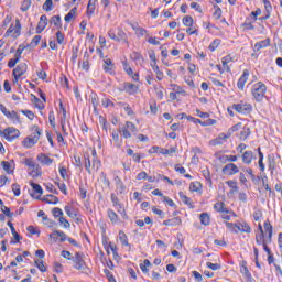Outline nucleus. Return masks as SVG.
<instances>
[{
  "instance_id": "72a5a7b5",
  "label": "nucleus",
  "mask_w": 282,
  "mask_h": 282,
  "mask_svg": "<svg viewBox=\"0 0 282 282\" xmlns=\"http://www.w3.org/2000/svg\"><path fill=\"white\" fill-rule=\"evenodd\" d=\"M199 219L203 226H210V216L208 215V213H202Z\"/></svg>"
},
{
  "instance_id": "dca6fc26",
  "label": "nucleus",
  "mask_w": 282,
  "mask_h": 282,
  "mask_svg": "<svg viewBox=\"0 0 282 282\" xmlns=\"http://www.w3.org/2000/svg\"><path fill=\"white\" fill-rule=\"evenodd\" d=\"M6 118L11 120L13 124H21V117H19V113L14 110L10 111L8 110L7 113L4 115Z\"/></svg>"
},
{
  "instance_id": "7ed1b4c3",
  "label": "nucleus",
  "mask_w": 282,
  "mask_h": 282,
  "mask_svg": "<svg viewBox=\"0 0 282 282\" xmlns=\"http://www.w3.org/2000/svg\"><path fill=\"white\" fill-rule=\"evenodd\" d=\"M73 268L75 270H87V262H85V253L75 252L74 257H72Z\"/></svg>"
},
{
  "instance_id": "f8f14e48",
  "label": "nucleus",
  "mask_w": 282,
  "mask_h": 282,
  "mask_svg": "<svg viewBox=\"0 0 282 282\" xmlns=\"http://www.w3.org/2000/svg\"><path fill=\"white\" fill-rule=\"evenodd\" d=\"M123 90L126 94H129V96H133V94H138L140 87L135 84L127 82L123 84Z\"/></svg>"
},
{
  "instance_id": "aec40b11",
  "label": "nucleus",
  "mask_w": 282,
  "mask_h": 282,
  "mask_svg": "<svg viewBox=\"0 0 282 282\" xmlns=\"http://www.w3.org/2000/svg\"><path fill=\"white\" fill-rule=\"evenodd\" d=\"M236 230H238V232H252V228H250L248 223H236Z\"/></svg>"
},
{
  "instance_id": "6e6552de",
  "label": "nucleus",
  "mask_w": 282,
  "mask_h": 282,
  "mask_svg": "<svg viewBox=\"0 0 282 282\" xmlns=\"http://www.w3.org/2000/svg\"><path fill=\"white\" fill-rule=\"evenodd\" d=\"M4 36H12V39H19L21 36V21L19 19L15 20V24L9 26Z\"/></svg>"
},
{
  "instance_id": "b1692460",
  "label": "nucleus",
  "mask_w": 282,
  "mask_h": 282,
  "mask_svg": "<svg viewBox=\"0 0 282 282\" xmlns=\"http://www.w3.org/2000/svg\"><path fill=\"white\" fill-rule=\"evenodd\" d=\"M120 131H112V140H113V145L117 147V149H120L122 147V140H120Z\"/></svg>"
},
{
  "instance_id": "69168bd1",
  "label": "nucleus",
  "mask_w": 282,
  "mask_h": 282,
  "mask_svg": "<svg viewBox=\"0 0 282 282\" xmlns=\"http://www.w3.org/2000/svg\"><path fill=\"white\" fill-rule=\"evenodd\" d=\"M101 105H102V107H113V101H111V99H109V98H104L101 100Z\"/></svg>"
},
{
  "instance_id": "6ab92c4d",
  "label": "nucleus",
  "mask_w": 282,
  "mask_h": 282,
  "mask_svg": "<svg viewBox=\"0 0 282 282\" xmlns=\"http://www.w3.org/2000/svg\"><path fill=\"white\" fill-rule=\"evenodd\" d=\"M84 160H85L84 166H85L87 173L89 175H91L95 172L94 171V161H91V159H89V154H85Z\"/></svg>"
},
{
  "instance_id": "412c9836",
  "label": "nucleus",
  "mask_w": 282,
  "mask_h": 282,
  "mask_svg": "<svg viewBox=\"0 0 282 282\" xmlns=\"http://www.w3.org/2000/svg\"><path fill=\"white\" fill-rule=\"evenodd\" d=\"M252 160H256L254 152H252V151H245L242 153V162H243V164H252Z\"/></svg>"
},
{
  "instance_id": "de8ad7c7",
  "label": "nucleus",
  "mask_w": 282,
  "mask_h": 282,
  "mask_svg": "<svg viewBox=\"0 0 282 282\" xmlns=\"http://www.w3.org/2000/svg\"><path fill=\"white\" fill-rule=\"evenodd\" d=\"M154 90L159 100H162V98H164V87L162 86L154 87Z\"/></svg>"
},
{
  "instance_id": "58836bf2",
  "label": "nucleus",
  "mask_w": 282,
  "mask_h": 282,
  "mask_svg": "<svg viewBox=\"0 0 282 282\" xmlns=\"http://www.w3.org/2000/svg\"><path fill=\"white\" fill-rule=\"evenodd\" d=\"M189 191H192V193H199V191H202V183L199 182L191 183Z\"/></svg>"
},
{
  "instance_id": "e433bc0d",
  "label": "nucleus",
  "mask_w": 282,
  "mask_h": 282,
  "mask_svg": "<svg viewBox=\"0 0 282 282\" xmlns=\"http://www.w3.org/2000/svg\"><path fill=\"white\" fill-rule=\"evenodd\" d=\"M96 0H89L87 6V14L91 17L96 12Z\"/></svg>"
},
{
  "instance_id": "3c124183",
  "label": "nucleus",
  "mask_w": 282,
  "mask_h": 282,
  "mask_svg": "<svg viewBox=\"0 0 282 282\" xmlns=\"http://www.w3.org/2000/svg\"><path fill=\"white\" fill-rule=\"evenodd\" d=\"M35 264L40 272H47V268L43 263V260H35Z\"/></svg>"
},
{
  "instance_id": "9d476101",
  "label": "nucleus",
  "mask_w": 282,
  "mask_h": 282,
  "mask_svg": "<svg viewBox=\"0 0 282 282\" xmlns=\"http://www.w3.org/2000/svg\"><path fill=\"white\" fill-rule=\"evenodd\" d=\"M3 135L6 140H8L9 142H12V140H17V138L21 135V132L15 128H7L3 131Z\"/></svg>"
},
{
  "instance_id": "5fc2aeb1",
  "label": "nucleus",
  "mask_w": 282,
  "mask_h": 282,
  "mask_svg": "<svg viewBox=\"0 0 282 282\" xmlns=\"http://www.w3.org/2000/svg\"><path fill=\"white\" fill-rule=\"evenodd\" d=\"M52 213H53V216H54L55 218H59V219H61V217H63V209H61V208H58V207H54V208L52 209Z\"/></svg>"
},
{
  "instance_id": "13d9d810",
  "label": "nucleus",
  "mask_w": 282,
  "mask_h": 282,
  "mask_svg": "<svg viewBox=\"0 0 282 282\" xmlns=\"http://www.w3.org/2000/svg\"><path fill=\"white\" fill-rule=\"evenodd\" d=\"M58 221L61 224V226H63L64 228H70L72 224H69V220L65 219V217H59Z\"/></svg>"
},
{
  "instance_id": "338daca9",
  "label": "nucleus",
  "mask_w": 282,
  "mask_h": 282,
  "mask_svg": "<svg viewBox=\"0 0 282 282\" xmlns=\"http://www.w3.org/2000/svg\"><path fill=\"white\" fill-rule=\"evenodd\" d=\"M175 153H177L176 147H172V148L165 150V155L173 156V155H175Z\"/></svg>"
},
{
  "instance_id": "49530a36",
  "label": "nucleus",
  "mask_w": 282,
  "mask_h": 282,
  "mask_svg": "<svg viewBox=\"0 0 282 282\" xmlns=\"http://www.w3.org/2000/svg\"><path fill=\"white\" fill-rule=\"evenodd\" d=\"M219 45H221V40H219V39L214 40L209 45L210 52H215V50H217V47H219Z\"/></svg>"
},
{
  "instance_id": "2f4dec72",
  "label": "nucleus",
  "mask_w": 282,
  "mask_h": 282,
  "mask_svg": "<svg viewBox=\"0 0 282 282\" xmlns=\"http://www.w3.org/2000/svg\"><path fill=\"white\" fill-rule=\"evenodd\" d=\"M42 202H45L46 204H58V197L50 194L42 198Z\"/></svg>"
},
{
  "instance_id": "c9c22d12",
  "label": "nucleus",
  "mask_w": 282,
  "mask_h": 282,
  "mask_svg": "<svg viewBox=\"0 0 282 282\" xmlns=\"http://www.w3.org/2000/svg\"><path fill=\"white\" fill-rule=\"evenodd\" d=\"M170 87L172 88V91H174V94H181L183 96H186V90H184L182 86H178L176 84H171Z\"/></svg>"
},
{
  "instance_id": "a878e982",
  "label": "nucleus",
  "mask_w": 282,
  "mask_h": 282,
  "mask_svg": "<svg viewBox=\"0 0 282 282\" xmlns=\"http://www.w3.org/2000/svg\"><path fill=\"white\" fill-rule=\"evenodd\" d=\"M214 209L217 212V213H230V210L228 208H226V204L224 202H217L215 205H214Z\"/></svg>"
},
{
  "instance_id": "6e6d98bb",
  "label": "nucleus",
  "mask_w": 282,
  "mask_h": 282,
  "mask_svg": "<svg viewBox=\"0 0 282 282\" xmlns=\"http://www.w3.org/2000/svg\"><path fill=\"white\" fill-rule=\"evenodd\" d=\"M225 226L230 230V232H239V230H237V224L226 221Z\"/></svg>"
},
{
  "instance_id": "a211bd4d",
  "label": "nucleus",
  "mask_w": 282,
  "mask_h": 282,
  "mask_svg": "<svg viewBox=\"0 0 282 282\" xmlns=\"http://www.w3.org/2000/svg\"><path fill=\"white\" fill-rule=\"evenodd\" d=\"M93 155V171L98 172L100 171V167L102 166V163L100 160H98V154L96 153V150H91Z\"/></svg>"
},
{
  "instance_id": "7c9ffc66",
  "label": "nucleus",
  "mask_w": 282,
  "mask_h": 282,
  "mask_svg": "<svg viewBox=\"0 0 282 282\" xmlns=\"http://www.w3.org/2000/svg\"><path fill=\"white\" fill-rule=\"evenodd\" d=\"M223 67L226 72H230V66H228V63H232V56L227 55L221 58Z\"/></svg>"
},
{
  "instance_id": "8fccbe9b",
  "label": "nucleus",
  "mask_w": 282,
  "mask_h": 282,
  "mask_svg": "<svg viewBox=\"0 0 282 282\" xmlns=\"http://www.w3.org/2000/svg\"><path fill=\"white\" fill-rule=\"evenodd\" d=\"M122 65H123L124 72L128 74V76H133V69L131 68L129 63H127V61H124V62H122Z\"/></svg>"
},
{
  "instance_id": "4be33fe9",
  "label": "nucleus",
  "mask_w": 282,
  "mask_h": 282,
  "mask_svg": "<svg viewBox=\"0 0 282 282\" xmlns=\"http://www.w3.org/2000/svg\"><path fill=\"white\" fill-rule=\"evenodd\" d=\"M265 47H270V39L260 41L258 43L254 44L253 51L256 52H261V50L265 48Z\"/></svg>"
},
{
  "instance_id": "f3484780",
  "label": "nucleus",
  "mask_w": 282,
  "mask_h": 282,
  "mask_svg": "<svg viewBox=\"0 0 282 282\" xmlns=\"http://www.w3.org/2000/svg\"><path fill=\"white\" fill-rule=\"evenodd\" d=\"M45 28H47V15L43 14L40 17V21L36 26V34H41Z\"/></svg>"
},
{
  "instance_id": "393cba45",
  "label": "nucleus",
  "mask_w": 282,
  "mask_h": 282,
  "mask_svg": "<svg viewBox=\"0 0 282 282\" xmlns=\"http://www.w3.org/2000/svg\"><path fill=\"white\" fill-rule=\"evenodd\" d=\"M163 226H182V219L180 217H174L163 221Z\"/></svg>"
},
{
  "instance_id": "09e8293b",
  "label": "nucleus",
  "mask_w": 282,
  "mask_h": 282,
  "mask_svg": "<svg viewBox=\"0 0 282 282\" xmlns=\"http://www.w3.org/2000/svg\"><path fill=\"white\" fill-rule=\"evenodd\" d=\"M54 2L52 0H46L43 4V10H45L46 12H52Z\"/></svg>"
},
{
  "instance_id": "ddd939ff",
  "label": "nucleus",
  "mask_w": 282,
  "mask_h": 282,
  "mask_svg": "<svg viewBox=\"0 0 282 282\" xmlns=\"http://www.w3.org/2000/svg\"><path fill=\"white\" fill-rule=\"evenodd\" d=\"M104 72H106V74H110L111 76H113V74H116V66L113 65V62H111V58H105L104 59Z\"/></svg>"
},
{
  "instance_id": "20e7f679",
  "label": "nucleus",
  "mask_w": 282,
  "mask_h": 282,
  "mask_svg": "<svg viewBox=\"0 0 282 282\" xmlns=\"http://www.w3.org/2000/svg\"><path fill=\"white\" fill-rule=\"evenodd\" d=\"M108 36L109 39H111L112 41H116L117 43H120V41H124V43L129 45V41H127V33H124V31L120 28H117V31L113 29H110L108 31Z\"/></svg>"
},
{
  "instance_id": "4c0bfd02",
  "label": "nucleus",
  "mask_w": 282,
  "mask_h": 282,
  "mask_svg": "<svg viewBox=\"0 0 282 282\" xmlns=\"http://www.w3.org/2000/svg\"><path fill=\"white\" fill-rule=\"evenodd\" d=\"M8 226H9V228H10L11 234L13 235L15 241H18V242L21 241V236L19 235V232H17V229L14 228V225L9 221V223H8Z\"/></svg>"
},
{
  "instance_id": "a19ab883",
  "label": "nucleus",
  "mask_w": 282,
  "mask_h": 282,
  "mask_svg": "<svg viewBox=\"0 0 282 282\" xmlns=\"http://www.w3.org/2000/svg\"><path fill=\"white\" fill-rule=\"evenodd\" d=\"M119 240L121 246H130L129 240L127 239V234H124V231H119Z\"/></svg>"
},
{
  "instance_id": "c03bdc74",
  "label": "nucleus",
  "mask_w": 282,
  "mask_h": 282,
  "mask_svg": "<svg viewBox=\"0 0 282 282\" xmlns=\"http://www.w3.org/2000/svg\"><path fill=\"white\" fill-rule=\"evenodd\" d=\"M55 36L58 45H63L65 43V35L63 34V32H61V30L56 32Z\"/></svg>"
},
{
  "instance_id": "5701e85b",
  "label": "nucleus",
  "mask_w": 282,
  "mask_h": 282,
  "mask_svg": "<svg viewBox=\"0 0 282 282\" xmlns=\"http://www.w3.org/2000/svg\"><path fill=\"white\" fill-rule=\"evenodd\" d=\"M37 160H39V162H41V164H45L46 166L52 165V163L54 162V160L52 158H50L43 153L37 155Z\"/></svg>"
},
{
  "instance_id": "603ef678",
  "label": "nucleus",
  "mask_w": 282,
  "mask_h": 282,
  "mask_svg": "<svg viewBox=\"0 0 282 282\" xmlns=\"http://www.w3.org/2000/svg\"><path fill=\"white\" fill-rule=\"evenodd\" d=\"M231 217H237V214H235L232 210H230V213H221V218L226 221H230Z\"/></svg>"
},
{
  "instance_id": "423d86ee",
  "label": "nucleus",
  "mask_w": 282,
  "mask_h": 282,
  "mask_svg": "<svg viewBox=\"0 0 282 282\" xmlns=\"http://www.w3.org/2000/svg\"><path fill=\"white\" fill-rule=\"evenodd\" d=\"M24 164L25 166H29V175H31V177H41V166H39V164H35L34 160L25 159Z\"/></svg>"
},
{
  "instance_id": "1a4fd4ad",
  "label": "nucleus",
  "mask_w": 282,
  "mask_h": 282,
  "mask_svg": "<svg viewBox=\"0 0 282 282\" xmlns=\"http://www.w3.org/2000/svg\"><path fill=\"white\" fill-rule=\"evenodd\" d=\"M231 109L237 111V113H243V115L252 113V105H250V104H243V102L234 104L231 106Z\"/></svg>"
},
{
  "instance_id": "cd10ccee",
  "label": "nucleus",
  "mask_w": 282,
  "mask_h": 282,
  "mask_svg": "<svg viewBox=\"0 0 282 282\" xmlns=\"http://www.w3.org/2000/svg\"><path fill=\"white\" fill-rule=\"evenodd\" d=\"M178 195L183 204H186V206H189V208H195L194 203L191 200L188 196H186L183 192H180Z\"/></svg>"
},
{
  "instance_id": "052dcab7",
  "label": "nucleus",
  "mask_w": 282,
  "mask_h": 282,
  "mask_svg": "<svg viewBox=\"0 0 282 282\" xmlns=\"http://www.w3.org/2000/svg\"><path fill=\"white\" fill-rule=\"evenodd\" d=\"M151 265V261H149V259H145L144 261H143V264H140V269L142 270V272H149V269H147V268H149Z\"/></svg>"
},
{
  "instance_id": "f704fd0d",
  "label": "nucleus",
  "mask_w": 282,
  "mask_h": 282,
  "mask_svg": "<svg viewBox=\"0 0 282 282\" xmlns=\"http://www.w3.org/2000/svg\"><path fill=\"white\" fill-rule=\"evenodd\" d=\"M82 68L84 69V72H89V53L87 51L84 54Z\"/></svg>"
},
{
  "instance_id": "79ce46f5",
  "label": "nucleus",
  "mask_w": 282,
  "mask_h": 282,
  "mask_svg": "<svg viewBox=\"0 0 282 282\" xmlns=\"http://www.w3.org/2000/svg\"><path fill=\"white\" fill-rule=\"evenodd\" d=\"M32 6V0H23L21 4V11L22 12H28Z\"/></svg>"
},
{
  "instance_id": "774afa93",
  "label": "nucleus",
  "mask_w": 282,
  "mask_h": 282,
  "mask_svg": "<svg viewBox=\"0 0 282 282\" xmlns=\"http://www.w3.org/2000/svg\"><path fill=\"white\" fill-rule=\"evenodd\" d=\"M130 58L132 61H141L142 59V54H140L139 52H133V53H131Z\"/></svg>"
},
{
  "instance_id": "37998d69",
  "label": "nucleus",
  "mask_w": 282,
  "mask_h": 282,
  "mask_svg": "<svg viewBox=\"0 0 282 282\" xmlns=\"http://www.w3.org/2000/svg\"><path fill=\"white\" fill-rule=\"evenodd\" d=\"M193 23H194L193 17H191V15H185V17L183 18V24H184L186 28H192V26H193Z\"/></svg>"
},
{
  "instance_id": "e2e57ef3",
  "label": "nucleus",
  "mask_w": 282,
  "mask_h": 282,
  "mask_svg": "<svg viewBox=\"0 0 282 282\" xmlns=\"http://www.w3.org/2000/svg\"><path fill=\"white\" fill-rule=\"evenodd\" d=\"M12 192L14 193L15 197H19V195H21V185L19 184H13L11 186Z\"/></svg>"
},
{
  "instance_id": "4468645a",
  "label": "nucleus",
  "mask_w": 282,
  "mask_h": 282,
  "mask_svg": "<svg viewBox=\"0 0 282 282\" xmlns=\"http://www.w3.org/2000/svg\"><path fill=\"white\" fill-rule=\"evenodd\" d=\"M26 72H28V64L21 63L13 69V76H15V78H21V76H23Z\"/></svg>"
},
{
  "instance_id": "9b49d317",
  "label": "nucleus",
  "mask_w": 282,
  "mask_h": 282,
  "mask_svg": "<svg viewBox=\"0 0 282 282\" xmlns=\"http://www.w3.org/2000/svg\"><path fill=\"white\" fill-rule=\"evenodd\" d=\"M249 77H250V70L245 69L237 83V87L238 89H240V91H243V88L246 87V83H248Z\"/></svg>"
},
{
  "instance_id": "bb28decb",
  "label": "nucleus",
  "mask_w": 282,
  "mask_h": 282,
  "mask_svg": "<svg viewBox=\"0 0 282 282\" xmlns=\"http://www.w3.org/2000/svg\"><path fill=\"white\" fill-rule=\"evenodd\" d=\"M108 219H110L111 224H118L120 221V218L118 217V214L113 209L107 210Z\"/></svg>"
},
{
  "instance_id": "c85d7f7f",
  "label": "nucleus",
  "mask_w": 282,
  "mask_h": 282,
  "mask_svg": "<svg viewBox=\"0 0 282 282\" xmlns=\"http://www.w3.org/2000/svg\"><path fill=\"white\" fill-rule=\"evenodd\" d=\"M78 12V8L74 7L64 18V21H66V23H69V21H72V19H76V13Z\"/></svg>"
},
{
  "instance_id": "0eeeda50",
  "label": "nucleus",
  "mask_w": 282,
  "mask_h": 282,
  "mask_svg": "<svg viewBox=\"0 0 282 282\" xmlns=\"http://www.w3.org/2000/svg\"><path fill=\"white\" fill-rule=\"evenodd\" d=\"M272 225L270 224V220L264 221V232L267 235V239L263 241V250H265V252L268 254H270V249L268 248V243H272Z\"/></svg>"
},
{
  "instance_id": "864d4df0",
  "label": "nucleus",
  "mask_w": 282,
  "mask_h": 282,
  "mask_svg": "<svg viewBox=\"0 0 282 282\" xmlns=\"http://www.w3.org/2000/svg\"><path fill=\"white\" fill-rule=\"evenodd\" d=\"M241 127H243V124L241 122H238L237 124L232 126L228 132H229V135H232V133L239 131V129H241Z\"/></svg>"
},
{
  "instance_id": "473e14b6",
  "label": "nucleus",
  "mask_w": 282,
  "mask_h": 282,
  "mask_svg": "<svg viewBox=\"0 0 282 282\" xmlns=\"http://www.w3.org/2000/svg\"><path fill=\"white\" fill-rule=\"evenodd\" d=\"M31 186H32L34 193L37 194V196H35V199H41V195H43V187H41V185H39L36 183H31Z\"/></svg>"
},
{
  "instance_id": "a18cd8bd",
  "label": "nucleus",
  "mask_w": 282,
  "mask_h": 282,
  "mask_svg": "<svg viewBox=\"0 0 282 282\" xmlns=\"http://www.w3.org/2000/svg\"><path fill=\"white\" fill-rule=\"evenodd\" d=\"M250 133H251L250 129L248 127H245L240 132V140H247Z\"/></svg>"
},
{
  "instance_id": "ea45409f",
  "label": "nucleus",
  "mask_w": 282,
  "mask_h": 282,
  "mask_svg": "<svg viewBox=\"0 0 282 282\" xmlns=\"http://www.w3.org/2000/svg\"><path fill=\"white\" fill-rule=\"evenodd\" d=\"M64 210H65L66 215L68 217H70V219H76V217H78V215L72 210V207L69 205H66L64 207Z\"/></svg>"
},
{
  "instance_id": "f257e3e1",
  "label": "nucleus",
  "mask_w": 282,
  "mask_h": 282,
  "mask_svg": "<svg viewBox=\"0 0 282 282\" xmlns=\"http://www.w3.org/2000/svg\"><path fill=\"white\" fill-rule=\"evenodd\" d=\"M265 91H268V87L263 82L256 83L251 88V95L256 102H263V98H265Z\"/></svg>"
},
{
  "instance_id": "2eb2a0df",
  "label": "nucleus",
  "mask_w": 282,
  "mask_h": 282,
  "mask_svg": "<svg viewBox=\"0 0 282 282\" xmlns=\"http://www.w3.org/2000/svg\"><path fill=\"white\" fill-rule=\"evenodd\" d=\"M223 173H227L228 175H237V173H239V167L235 163H228L223 167Z\"/></svg>"
},
{
  "instance_id": "39448f33",
  "label": "nucleus",
  "mask_w": 282,
  "mask_h": 282,
  "mask_svg": "<svg viewBox=\"0 0 282 282\" xmlns=\"http://www.w3.org/2000/svg\"><path fill=\"white\" fill-rule=\"evenodd\" d=\"M138 127L133 124L131 121H127L124 126L119 128V133L126 139L129 140V138H132L131 133H137Z\"/></svg>"
},
{
  "instance_id": "f03ea898",
  "label": "nucleus",
  "mask_w": 282,
  "mask_h": 282,
  "mask_svg": "<svg viewBox=\"0 0 282 282\" xmlns=\"http://www.w3.org/2000/svg\"><path fill=\"white\" fill-rule=\"evenodd\" d=\"M32 131L31 135L23 141V147H25V149H32V147H34L41 139V129H39V126H33Z\"/></svg>"
},
{
  "instance_id": "0e129e2a",
  "label": "nucleus",
  "mask_w": 282,
  "mask_h": 282,
  "mask_svg": "<svg viewBox=\"0 0 282 282\" xmlns=\"http://www.w3.org/2000/svg\"><path fill=\"white\" fill-rule=\"evenodd\" d=\"M206 265L209 270H221V264L219 263L207 262Z\"/></svg>"
},
{
  "instance_id": "4d7b16f0",
  "label": "nucleus",
  "mask_w": 282,
  "mask_h": 282,
  "mask_svg": "<svg viewBox=\"0 0 282 282\" xmlns=\"http://www.w3.org/2000/svg\"><path fill=\"white\" fill-rule=\"evenodd\" d=\"M1 165L3 167V171H6V173H12V171L10 169H12V165L10 164V162L8 161H2Z\"/></svg>"
},
{
  "instance_id": "680f3d73",
  "label": "nucleus",
  "mask_w": 282,
  "mask_h": 282,
  "mask_svg": "<svg viewBox=\"0 0 282 282\" xmlns=\"http://www.w3.org/2000/svg\"><path fill=\"white\" fill-rule=\"evenodd\" d=\"M55 235L59 237V241H67V234L65 231L55 230Z\"/></svg>"
},
{
  "instance_id": "bf43d9fd",
  "label": "nucleus",
  "mask_w": 282,
  "mask_h": 282,
  "mask_svg": "<svg viewBox=\"0 0 282 282\" xmlns=\"http://www.w3.org/2000/svg\"><path fill=\"white\" fill-rule=\"evenodd\" d=\"M153 72H155L158 80H162V78H164V73L160 70V66H153Z\"/></svg>"
},
{
  "instance_id": "c756f323",
  "label": "nucleus",
  "mask_w": 282,
  "mask_h": 282,
  "mask_svg": "<svg viewBox=\"0 0 282 282\" xmlns=\"http://www.w3.org/2000/svg\"><path fill=\"white\" fill-rule=\"evenodd\" d=\"M51 23L55 25L56 30H63V24L61 23V15H53L51 18Z\"/></svg>"
}]
</instances>
